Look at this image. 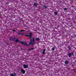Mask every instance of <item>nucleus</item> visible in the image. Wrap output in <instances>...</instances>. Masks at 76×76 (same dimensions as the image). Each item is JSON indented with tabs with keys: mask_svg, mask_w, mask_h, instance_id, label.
<instances>
[{
	"mask_svg": "<svg viewBox=\"0 0 76 76\" xmlns=\"http://www.w3.org/2000/svg\"><path fill=\"white\" fill-rule=\"evenodd\" d=\"M35 43V39L34 37L33 38V40L32 39L30 40V42L29 43V45H27V43L26 42H20V43L23 44L25 45H26V46H29L30 45H33Z\"/></svg>",
	"mask_w": 76,
	"mask_h": 76,
	"instance_id": "1",
	"label": "nucleus"
},
{
	"mask_svg": "<svg viewBox=\"0 0 76 76\" xmlns=\"http://www.w3.org/2000/svg\"><path fill=\"white\" fill-rule=\"evenodd\" d=\"M32 33H29V35H25V36H26V37H29V39H30L31 40V39L32 40V39H31V38H32Z\"/></svg>",
	"mask_w": 76,
	"mask_h": 76,
	"instance_id": "2",
	"label": "nucleus"
},
{
	"mask_svg": "<svg viewBox=\"0 0 76 76\" xmlns=\"http://www.w3.org/2000/svg\"><path fill=\"white\" fill-rule=\"evenodd\" d=\"M16 39L15 37H10V40H11V41H15Z\"/></svg>",
	"mask_w": 76,
	"mask_h": 76,
	"instance_id": "3",
	"label": "nucleus"
},
{
	"mask_svg": "<svg viewBox=\"0 0 76 76\" xmlns=\"http://www.w3.org/2000/svg\"><path fill=\"white\" fill-rule=\"evenodd\" d=\"M21 72L23 73V74H25L26 72V71L25 70L23 69H21Z\"/></svg>",
	"mask_w": 76,
	"mask_h": 76,
	"instance_id": "4",
	"label": "nucleus"
},
{
	"mask_svg": "<svg viewBox=\"0 0 76 76\" xmlns=\"http://www.w3.org/2000/svg\"><path fill=\"white\" fill-rule=\"evenodd\" d=\"M10 76H16V73H11L10 75Z\"/></svg>",
	"mask_w": 76,
	"mask_h": 76,
	"instance_id": "5",
	"label": "nucleus"
},
{
	"mask_svg": "<svg viewBox=\"0 0 76 76\" xmlns=\"http://www.w3.org/2000/svg\"><path fill=\"white\" fill-rule=\"evenodd\" d=\"M23 67L25 69H26V68H28V66L26 65L25 64H23Z\"/></svg>",
	"mask_w": 76,
	"mask_h": 76,
	"instance_id": "6",
	"label": "nucleus"
},
{
	"mask_svg": "<svg viewBox=\"0 0 76 76\" xmlns=\"http://www.w3.org/2000/svg\"><path fill=\"white\" fill-rule=\"evenodd\" d=\"M73 53H68L69 57H70V56H73Z\"/></svg>",
	"mask_w": 76,
	"mask_h": 76,
	"instance_id": "7",
	"label": "nucleus"
},
{
	"mask_svg": "<svg viewBox=\"0 0 76 76\" xmlns=\"http://www.w3.org/2000/svg\"><path fill=\"white\" fill-rule=\"evenodd\" d=\"M33 5L34 6L36 7L38 5V3H37L34 2Z\"/></svg>",
	"mask_w": 76,
	"mask_h": 76,
	"instance_id": "8",
	"label": "nucleus"
},
{
	"mask_svg": "<svg viewBox=\"0 0 76 76\" xmlns=\"http://www.w3.org/2000/svg\"><path fill=\"white\" fill-rule=\"evenodd\" d=\"M18 42H19V40H18V39H16V40H15V44H16V43H18Z\"/></svg>",
	"mask_w": 76,
	"mask_h": 76,
	"instance_id": "9",
	"label": "nucleus"
},
{
	"mask_svg": "<svg viewBox=\"0 0 76 76\" xmlns=\"http://www.w3.org/2000/svg\"><path fill=\"white\" fill-rule=\"evenodd\" d=\"M56 46H54V48L53 47L52 48V51H54V50H55V48H56Z\"/></svg>",
	"mask_w": 76,
	"mask_h": 76,
	"instance_id": "10",
	"label": "nucleus"
},
{
	"mask_svg": "<svg viewBox=\"0 0 76 76\" xmlns=\"http://www.w3.org/2000/svg\"><path fill=\"white\" fill-rule=\"evenodd\" d=\"M18 35H23V34L21 33H19Z\"/></svg>",
	"mask_w": 76,
	"mask_h": 76,
	"instance_id": "11",
	"label": "nucleus"
},
{
	"mask_svg": "<svg viewBox=\"0 0 76 76\" xmlns=\"http://www.w3.org/2000/svg\"><path fill=\"white\" fill-rule=\"evenodd\" d=\"M45 49L42 52V54H45Z\"/></svg>",
	"mask_w": 76,
	"mask_h": 76,
	"instance_id": "12",
	"label": "nucleus"
},
{
	"mask_svg": "<svg viewBox=\"0 0 76 76\" xmlns=\"http://www.w3.org/2000/svg\"><path fill=\"white\" fill-rule=\"evenodd\" d=\"M43 7H44V8L45 9H47V7L45 5L43 6Z\"/></svg>",
	"mask_w": 76,
	"mask_h": 76,
	"instance_id": "13",
	"label": "nucleus"
},
{
	"mask_svg": "<svg viewBox=\"0 0 76 76\" xmlns=\"http://www.w3.org/2000/svg\"><path fill=\"white\" fill-rule=\"evenodd\" d=\"M36 39V41H39V40H40L38 38H37Z\"/></svg>",
	"mask_w": 76,
	"mask_h": 76,
	"instance_id": "14",
	"label": "nucleus"
},
{
	"mask_svg": "<svg viewBox=\"0 0 76 76\" xmlns=\"http://www.w3.org/2000/svg\"><path fill=\"white\" fill-rule=\"evenodd\" d=\"M65 63L66 64H68V61H66L65 62Z\"/></svg>",
	"mask_w": 76,
	"mask_h": 76,
	"instance_id": "15",
	"label": "nucleus"
},
{
	"mask_svg": "<svg viewBox=\"0 0 76 76\" xmlns=\"http://www.w3.org/2000/svg\"><path fill=\"white\" fill-rule=\"evenodd\" d=\"M34 48H32L31 49H29L28 50H34Z\"/></svg>",
	"mask_w": 76,
	"mask_h": 76,
	"instance_id": "16",
	"label": "nucleus"
},
{
	"mask_svg": "<svg viewBox=\"0 0 76 76\" xmlns=\"http://www.w3.org/2000/svg\"><path fill=\"white\" fill-rule=\"evenodd\" d=\"M68 50H70V49H71V48H70V46H68Z\"/></svg>",
	"mask_w": 76,
	"mask_h": 76,
	"instance_id": "17",
	"label": "nucleus"
},
{
	"mask_svg": "<svg viewBox=\"0 0 76 76\" xmlns=\"http://www.w3.org/2000/svg\"><path fill=\"white\" fill-rule=\"evenodd\" d=\"M54 14L55 15H57V12H54Z\"/></svg>",
	"mask_w": 76,
	"mask_h": 76,
	"instance_id": "18",
	"label": "nucleus"
},
{
	"mask_svg": "<svg viewBox=\"0 0 76 76\" xmlns=\"http://www.w3.org/2000/svg\"><path fill=\"white\" fill-rule=\"evenodd\" d=\"M64 10H65V11L67 10V8H65L64 9Z\"/></svg>",
	"mask_w": 76,
	"mask_h": 76,
	"instance_id": "19",
	"label": "nucleus"
},
{
	"mask_svg": "<svg viewBox=\"0 0 76 76\" xmlns=\"http://www.w3.org/2000/svg\"><path fill=\"white\" fill-rule=\"evenodd\" d=\"M23 31H25V30H20V32H22Z\"/></svg>",
	"mask_w": 76,
	"mask_h": 76,
	"instance_id": "20",
	"label": "nucleus"
},
{
	"mask_svg": "<svg viewBox=\"0 0 76 76\" xmlns=\"http://www.w3.org/2000/svg\"><path fill=\"white\" fill-rule=\"evenodd\" d=\"M12 31H13V32H15L16 31V30H13Z\"/></svg>",
	"mask_w": 76,
	"mask_h": 76,
	"instance_id": "21",
	"label": "nucleus"
},
{
	"mask_svg": "<svg viewBox=\"0 0 76 76\" xmlns=\"http://www.w3.org/2000/svg\"><path fill=\"white\" fill-rule=\"evenodd\" d=\"M1 16V14H0V17Z\"/></svg>",
	"mask_w": 76,
	"mask_h": 76,
	"instance_id": "22",
	"label": "nucleus"
},
{
	"mask_svg": "<svg viewBox=\"0 0 76 76\" xmlns=\"http://www.w3.org/2000/svg\"><path fill=\"white\" fill-rule=\"evenodd\" d=\"M75 20H76V19H75Z\"/></svg>",
	"mask_w": 76,
	"mask_h": 76,
	"instance_id": "23",
	"label": "nucleus"
}]
</instances>
